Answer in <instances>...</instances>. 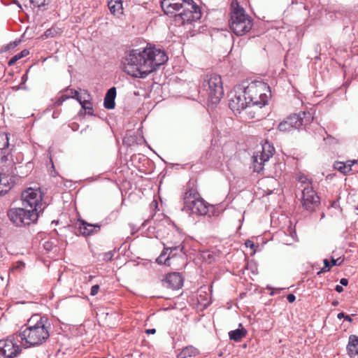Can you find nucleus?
<instances>
[{
  "instance_id": "nucleus-49",
  "label": "nucleus",
  "mask_w": 358,
  "mask_h": 358,
  "mask_svg": "<svg viewBox=\"0 0 358 358\" xmlns=\"http://www.w3.org/2000/svg\"><path fill=\"white\" fill-rule=\"evenodd\" d=\"M338 304V302L337 301H334L332 302V305H333L334 306H336Z\"/></svg>"
},
{
  "instance_id": "nucleus-23",
  "label": "nucleus",
  "mask_w": 358,
  "mask_h": 358,
  "mask_svg": "<svg viewBox=\"0 0 358 358\" xmlns=\"http://www.w3.org/2000/svg\"><path fill=\"white\" fill-rule=\"evenodd\" d=\"M347 350L350 357H355L358 355V336L355 335L350 336Z\"/></svg>"
},
{
  "instance_id": "nucleus-50",
  "label": "nucleus",
  "mask_w": 358,
  "mask_h": 358,
  "mask_svg": "<svg viewBox=\"0 0 358 358\" xmlns=\"http://www.w3.org/2000/svg\"><path fill=\"white\" fill-rule=\"evenodd\" d=\"M249 243H250V241H248V242L245 243V245H246L247 247L250 246V244H249Z\"/></svg>"
},
{
  "instance_id": "nucleus-47",
  "label": "nucleus",
  "mask_w": 358,
  "mask_h": 358,
  "mask_svg": "<svg viewBox=\"0 0 358 358\" xmlns=\"http://www.w3.org/2000/svg\"><path fill=\"white\" fill-rule=\"evenodd\" d=\"M345 320L348 321L349 322H351L352 321L351 317L348 315H345Z\"/></svg>"
},
{
  "instance_id": "nucleus-14",
  "label": "nucleus",
  "mask_w": 358,
  "mask_h": 358,
  "mask_svg": "<svg viewBox=\"0 0 358 358\" xmlns=\"http://www.w3.org/2000/svg\"><path fill=\"white\" fill-rule=\"evenodd\" d=\"M229 107L234 113H241L245 109H250L251 106L243 91L235 92L229 100Z\"/></svg>"
},
{
  "instance_id": "nucleus-8",
  "label": "nucleus",
  "mask_w": 358,
  "mask_h": 358,
  "mask_svg": "<svg viewBox=\"0 0 358 358\" xmlns=\"http://www.w3.org/2000/svg\"><path fill=\"white\" fill-rule=\"evenodd\" d=\"M43 201V193L40 188L29 187L22 194V207L33 210L39 215L45 207Z\"/></svg>"
},
{
  "instance_id": "nucleus-38",
  "label": "nucleus",
  "mask_w": 358,
  "mask_h": 358,
  "mask_svg": "<svg viewBox=\"0 0 358 358\" xmlns=\"http://www.w3.org/2000/svg\"><path fill=\"white\" fill-rule=\"evenodd\" d=\"M19 43H20V41H14V42L10 43L8 45H7L6 49L9 50L11 48H14L19 44Z\"/></svg>"
},
{
  "instance_id": "nucleus-40",
  "label": "nucleus",
  "mask_w": 358,
  "mask_h": 358,
  "mask_svg": "<svg viewBox=\"0 0 358 358\" xmlns=\"http://www.w3.org/2000/svg\"><path fill=\"white\" fill-rule=\"evenodd\" d=\"M287 299L289 303H293L296 300V296L293 294H289L287 296Z\"/></svg>"
},
{
  "instance_id": "nucleus-9",
  "label": "nucleus",
  "mask_w": 358,
  "mask_h": 358,
  "mask_svg": "<svg viewBox=\"0 0 358 358\" xmlns=\"http://www.w3.org/2000/svg\"><path fill=\"white\" fill-rule=\"evenodd\" d=\"M275 150L268 143H265L262 147V150L257 152L252 157V167L255 172L259 173L264 169V165L266 162L273 155Z\"/></svg>"
},
{
  "instance_id": "nucleus-10",
  "label": "nucleus",
  "mask_w": 358,
  "mask_h": 358,
  "mask_svg": "<svg viewBox=\"0 0 358 358\" xmlns=\"http://www.w3.org/2000/svg\"><path fill=\"white\" fill-rule=\"evenodd\" d=\"M320 204V198L313 186L306 185L302 189L301 205L307 211L313 212Z\"/></svg>"
},
{
  "instance_id": "nucleus-17",
  "label": "nucleus",
  "mask_w": 358,
  "mask_h": 358,
  "mask_svg": "<svg viewBox=\"0 0 358 358\" xmlns=\"http://www.w3.org/2000/svg\"><path fill=\"white\" fill-rule=\"evenodd\" d=\"M183 278L179 273H168L162 280V285L165 287L178 289L183 285Z\"/></svg>"
},
{
  "instance_id": "nucleus-21",
  "label": "nucleus",
  "mask_w": 358,
  "mask_h": 358,
  "mask_svg": "<svg viewBox=\"0 0 358 358\" xmlns=\"http://www.w3.org/2000/svg\"><path fill=\"white\" fill-rule=\"evenodd\" d=\"M79 97V92L77 90L69 89L67 87L64 90V94H62L59 97L57 98L56 101L55 102V104L57 106H61L63 102L66 101L67 99L72 98L76 99V100L78 99Z\"/></svg>"
},
{
  "instance_id": "nucleus-19",
  "label": "nucleus",
  "mask_w": 358,
  "mask_h": 358,
  "mask_svg": "<svg viewBox=\"0 0 358 358\" xmlns=\"http://www.w3.org/2000/svg\"><path fill=\"white\" fill-rule=\"evenodd\" d=\"M101 229V225L99 224H89L85 220L79 221V227L78 231L79 234L84 236H91L97 233Z\"/></svg>"
},
{
  "instance_id": "nucleus-3",
  "label": "nucleus",
  "mask_w": 358,
  "mask_h": 358,
  "mask_svg": "<svg viewBox=\"0 0 358 358\" xmlns=\"http://www.w3.org/2000/svg\"><path fill=\"white\" fill-rule=\"evenodd\" d=\"M229 27L236 36H243L251 30L252 19L246 14L237 0H233L231 3Z\"/></svg>"
},
{
  "instance_id": "nucleus-34",
  "label": "nucleus",
  "mask_w": 358,
  "mask_h": 358,
  "mask_svg": "<svg viewBox=\"0 0 358 358\" xmlns=\"http://www.w3.org/2000/svg\"><path fill=\"white\" fill-rule=\"evenodd\" d=\"M34 6L41 8L49 3L50 0H30Z\"/></svg>"
},
{
  "instance_id": "nucleus-53",
  "label": "nucleus",
  "mask_w": 358,
  "mask_h": 358,
  "mask_svg": "<svg viewBox=\"0 0 358 358\" xmlns=\"http://www.w3.org/2000/svg\"><path fill=\"white\" fill-rule=\"evenodd\" d=\"M52 176H55V174H53L52 172H51Z\"/></svg>"
},
{
  "instance_id": "nucleus-6",
  "label": "nucleus",
  "mask_w": 358,
  "mask_h": 358,
  "mask_svg": "<svg viewBox=\"0 0 358 358\" xmlns=\"http://www.w3.org/2000/svg\"><path fill=\"white\" fill-rule=\"evenodd\" d=\"M7 215L9 220L17 227H27L36 223L39 217L34 210L24 207L10 208Z\"/></svg>"
},
{
  "instance_id": "nucleus-52",
  "label": "nucleus",
  "mask_w": 358,
  "mask_h": 358,
  "mask_svg": "<svg viewBox=\"0 0 358 358\" xmlns=\"http://www.w3.org/2000/svg\"><path fill=\"white\" fill-rule=\"evenodd\" d=\"M65 94H67L68 95H71V92H65Z\"/></svg>"
},
{
  "instance_id": "nucleus-4",
  "label": "nucleus",
  "mask_w": 358,
  "mask_h": 358,
  "mask_svg": "<svg viewBox=\"0 0 358 358\" xmlns=\"http://www.w3.org/2000/svg\"><path fill=\"white\" fill-rule=\"evenodd\" d=\"M201 91L208 96L212 104H217L224 95L223 83L221 76L215 73L203 76L200 85Z\"/></svg>"
},
{
  "instance_id": "nucleus-51",
  "label": "nucleus",
  "mask_w": 358,
  "mask_h": 358,
  "mask_svg": "<svg viewBox=\"0 0 358 358\" xmlns=\"http://www.w3.org/2000/svg\"><path fill=\"white\" fill-rule=\"evenodd\" d=\"M249 243H250V241H248V242L245 243V245H246L247 247L250 246V244H249Z\"/></svg>"
},
{
  "instance_id": "nucleus-35",
  "label": "nucleus",
  "mask_w": 358,
  "mask_h": 358,
  "mask_svg": "<svg viewBox=\"0 0 358 358\" xmlns=\"http://www.w3.org/2000/svg\"><path fill=\"white\" fill-rule=\"evenodd\" d=\"M114 255L113 251H108L103 254V260L106 262L111 261Z\"/></svg>"
},
{
  "instance_id": "nucleus-42",
  "label": "nucleus",
  "mask_w": 358,
  "mask_h": 358,
  "mask_svg": "<svg viewBox=\"0 0 358 358\" xmlns=\"http://www.w3.org/2000/svg\"><path fill=\"white\" fill-rule=\"evenodd\" d=\"M335 290L338 293H341L343 291V286L339 285H336Z\"/></svg>"
},
{
  "instance_id": "nucleus-13",
  "label": "nucleus",
  "mask_w": 358,
  "mask_h": 358,
  "mask_svg": "<svg viewBox=\"0 0 358 358\" xmlns=\"http://www.w3.org/2000/svg\"><path fill=\"white\" fill-rule=\"evenodd\" d=\"M22 351L21 346L14 343L13 337L0 340V358H14Z\"/></svg>"
},
{
  "instance_id": "nucleus-5",
  "label": "nucleus",
  "mask_w": 358,
  "mask_h": 358,
  "mask_svg": "<svg viewBox=\"0 0 358 358\" xmlns=\"http://www.w3.org/2000/svg\"><path fill=\"white\" fill-rule=\"evenodd\" d=\"M267 92L270 94L269 87L262 81L252 82L243 91L244 96L250 101L251 108L257 106L259 108L268 103Z\"/></svg>"
},
{
  "instance_id": "nucleus-20",
  "label": "nucleus",
  "mask_w": 358,
  "mask_h": 358,
  "mask_svg": "<svg viewBox=\"0 0 358 358\" xmlns=\"http://www.w3.org/2000/svg\"><path fill=\"white\" fill-rule=\"evenodd\" d=\"M200 196L196 189L193 187L191 184H187L185 188V192L182 195L184 203L183 210L188 207L194 199H197Z\"/></svg>"
},
{
  "instance_id": "nucleus-24",
  "label": "nucleus",
  "mask_w": 358,
  "mask_h": 358,
  "mask_svg": "<svg viewBox=\"0 0 358 358\" xmlns=\"http://www.w3.org/2000/svg\"><path fill=\"white\" fill-rule=\"evenodd\" d=\"M123 2L122 0H110L108 2V8L112 14L119 17L123 13Z\"/></svg>"
},
{
  "instance_id": "nucleus-12",
  "label": "nucleus",
  "mask_w": 358,
  "mask_h": 358,
  "mask_svg": "<svg viewBox=\"0 0 358 358\" xmlns=\"http://www.w3.org/2000/svg\"><path fill=\"white\" fill-rule=\"evenodd\" d=\"M13 145H10L7 134L0 133V165L6 164L12 166L14 164L12 151Z\"/></svg>"
},
{
  "instance_id": "nucleus-41",
  "label": "nucleus",
  "mask_w": 358,
  "mask_h": 358,
  "mask_svg": "<svg viewBox=\"0 0 358 358\" xmlns=\"http://www.w3.org/2000/svg\"><path fill=\"white\" fill-rule=\"evenodd\" d=\"M341 285L342 286H347L348 284V280L347 278H341L340 280Z\"/></svg>"
},
{
  "instance_id": "nucleus-37",
  "label": "nucleus",
  "mask_w": 358,
  "mask_h": 358,
  "mask_svg": "<svg viewBox=\"0 0 358 358\" xmlns=\"http://www.w3.org/2000/svg\"><path fill=\"white\" fill-rule=\"evenodd\" d=\"M346 164V166L348 168H350L352 169V166L354 165V164H356L357 163V159H352V160H348L346 161V162H345Z\"/></svg>"
},
{
  "instance_id": "nucleus-45",
  "label": "nucleus",
  "mask_w": 358,
  "mask_h": 358,
  "mask_svg": "<svg viewBox=\"0 0 358 358\" xmlns=\"http://www.w3.org/2000/svg\"><path fill=\"white\" fill-rule=\"evenodd\" d=\"M345 314L343 313V312H341V313H339L338 315H337V318L339 319V320H341L343 318L345 319Z\"/></svg>"
},
{
  "instance_id": "nucleus-16",
  "label": "nucleus",
  "mask_w": 358,
  "mask_h": 358,
  "mask_svg": "<svg viewBox=\"0 0 358 358\" xmlns=\"http://www.w3.org/2000/svg\"><path fill=\"white\" fill-rule=\"evenodd\" d=\"M208 203L199 196L197 199H194L184 210L192 214L205 215L208 212Z\"/></svg>"
},
{
  "instance_id": "nucleus-1",
  "label": "nucleus",
  "mask_w": 358,
  "mask_h": 358,
  "mask_svg": "<svg viewBox=\"0 0 358 358\" xmlns=\"http://www.w3.org/2000/svg\"><path fill=\"white\" fill-rule=\"evenodd\" d=\"M168 59L164 50L155 48L132 50L125 57L123 71L132 77L145 78L164 64Z\"/></svg>"
},
{
  "instance_id": "nucleus-30",
  "label": "nucleus",
  "mask_w": 358,
  "mask_h": 358,
  "mask_svg": "<svg viewBox=\"0 0 358 358\" xmlns=\"http://www.w3.org/2000/svg\"><path fill=\"white\" fill-rule=\"evenodd\" d=\"M334 167L335 169L345 175L351 171V169L348 168L346 166V164L343 162H336L334 164Z\"/></svg>"
},
{
  "instance_id": "nucleus-43",
  "label": "nucleus",
  "mask_w": 358,
  "mask_h": 358,
  "mask_svg": "<svg viewBox=\"0 0 358 358\" xmlns=\"http://www.w3.org/2000/svg\"><path fill=\"white\" fill-rule=\"evenodd\" d=\"M206 256H207V257H208V258L209 259L208 262H209V263H211V262H212V261H213V260L211 259H213V257L211 256V255H210L209 252L205 253V254L203 255V258H204V259H206Z\"/></svg>"
},
{
  "instance_id": "nucleus-22",
  "label": "nucleus",
  "mask_w": 358,
  "mask_h": 358,
  "mask_svg": "<svg viewBox=\"0 0 358 358\" xmlns=\"http://www.w3.org/2000/svg\"><path fill=\"white\" fill-rule=\"evenodd\" d=\"M116 88L110 87L106 92L104 98L103 106L107 109H113L115 106Z\"/></svg>"
},
{
  "instance_id": "nucleus-54",
  "label": "nucleus",
  "mask_w": 358,
  "mask_h": 358,
  "mask_svg": "<svg viewBox=\"0 0 358 358\" xmlns=\"http://www.w3.org/2000/svg\"><path fill=\"white\" fill-rule=\"evenodd\" d=\"M357 209L358 210V205H357Z\"/></svg>"
},
{
  "instance_id": "nucleus-26",
  "label": "nucleus",
  "mask_w": 358,
  "mask_h": 358,
  "mask_svg": "<svg viewBox=\"0 0 358 358\" xmlns=\"http://www.w3.org/2000/svg\"><path fill=\"white\" fill-rule=\"evenodd\" d=\"M343 262V259L341 258L334 259L332 258L331 262L328 259H324V267L321 268L320 271L317 273V274H320L322 273L327 272L330 270L331 267L333 266H341Z\"/></svg>"
},
{
  "instance_id": "nucleus-36",
  "label": "nucleus",
  "mask_w": 358,
  "mask_h": 358,
  "mask_svg": "<svg viewBox=\"0 0 358 358\" xmlns=\"http://www.w3.org/2000/svg\"><path fill=\"white\" fill-rule=\"evenodd\" d=\"M99 290V285H94L92 287L91 291H90V295L95 296L98 294Z\"/></svg>"
},
{
  "instance_id": "nucleus-39",
  "label": "nucleus",
  "mask_w": 358,
  "mask_h": 358,
  "mask_svg": "<svg viewBox=\"0 0 358 358\" xmlns=\"http://www.w3.org/2000/svg\"><path fill=\"white\" fill-rule=\"evenodd\" d=\"M165 224H168L169 225H170L171 227H176L174 225V224L171 223L170 221L167 218H164V219L162 220L159 225H164Z\"/></svg>"
},
{
  "instance_id": "nucleus-2",
  "label": "nucleus",
  "mask_w": 358,
  "mask_h": 358,
  "mask_svg": "<svg viewBox=\"0 0 358 358\" xmlns=\"http://www.w3.org/2000/svg\"><path fill=\"white\" fill-rule=\"evenodd\" d=\"M50 323L46 317L32 315L22 327L19 336L25 348L42 345L50 337Z\"/></svg>"
},
{
  "instance_id": "nucleus-27",
  "label": "nucleus",
  "mask_w": 358,
  "mask_h": 358,
  "mask_svg": "<svg viewBox=\"0 0 358 358\" xmlns=\"http://www.w3.org/2000/svg\"><path fill=\"white\" fill-rule=\"evenodd\" d=\"M247 334V331L245 328L237 329L229 332V337L231 340L234 341H239L241 338L245 337Z\"/></svg>"
},
{
  "instance_id": "nucleus-48",
  "label": "nucleus",
  "mask_w": 358,
  "mask_h": 358,
  "mask_svg": "<svg viewBox=\"0 0 358 358\" xmlns=\"http://www.w3.org/2000/svg\"><path fill=\"white\" fill-rule=\"evenodd\" d=\"M50 161L51 166H52V169H53V171H54V173H55V166H54L53 162H52V159H51V158H50Z\"/></svg>"
},
{
  "instance_id": "nucleus-18",
  "label": "nucleus",
  "mask_w": 358,
  "mask_h": 358,
  "mask_svg": "<svg viewBox=\"0 0 358 358\" xmlns=\"http://www.w3.org/2000/svg\"><path fill=\"white\" fill-rule=\"evenodd\" d=\"M182 11L178 15H175L176 20H181V24H184L185 22H192V21H195L200 18L201 17V10L199 11L193 10L192 9H187V8H182Z\"/></svg>"
},
{
  "instance_id": "nucleus-31",
  "label": "nucleus",
  "mask_w": 358,
  "mask_h": 358,
  "mask_svg": "<svg viewBox=\"0 0 358 358\" xmlns=\"http://www.w3.org/2000/svg\"><path fill=\"white\" fill-rule=\"evenodd\" d=\"M180 3H182V8H187V9H192L193 10L199 11V6L193 1V0H185L180 1Z\"/></svg>"
},
{
  "instance_id": "nucleus-44",
  "label": "nucleus",
  "mask_w": 358,
  "mask_h": 358,
  "mask_svg": "<svg viewBox=\"0 0 358 358\" xmlns=\"http://www.w3.org/2000/svg\"><path fill=\"white\" fill-rule=\"evenodd\" d=\"M148 334H155L156 333L155 329H148L145 331Z\"/></svg>"
},
{
  "instance_id": "nucleus-28",
  "label": "nucleus",
  "mask_w": 358,
  "mask_h": 358,
  "mask_svg": "<svg viewBox=\"0 0 358 358\" xmlns=\"http://www.w3.org/2000/svg\"><path fill=\"white\" fill-rule=\"evenodd\" d=\"M62 33V29L57 27H52L50 29H48L42 36V37L48 38H53L57 35H60Z\"/></svg>"
},
{
  "instance_id": "nucleus-46",
  "label": "nucleus",
  "mask_w": 358,
  "mask_h": 358,
  "mask_svg": "<svg viewBox=\"0 0 358 358\" xmlns=\"http://www.w3.org/2000/svg\"><path fill=\"white\" fill-rule=\"evenodd\" d=\"M117 217V213H112L110 215V220H111L112 218H114L115 219Z\"/></svg>"
},
{
  "instance_id": "nucleus-25",
  "label": "nucleus",
  "mask_w": 358,
  "mask_h": 358,
  "mask_svg": "<svg viewBox=\"0 0 358 358\" xmlns=\"http://www.w3.org/2000/svg\"><path fill=\"white\" fill-rule=\"evenodd\" d=\"M199 355V350L192 345L185 347L177 355L178 358H188Z\"/></svg>"
},
{
  "instance_id": "nucleus-7",
  "label": "nucleus",
  "mask_w": 358,
  "mask_h": 358,
  "mask_svg": "<svg viewBox=\"0 0 358 358\" xmlns=\"http://www.w3.org/2000/svg\"><path fill=\"white\" fill-rule=\"evenodd\" d=\"M313 120V114L309 111H302L288 116L278 124L280 131H289L292 129H300L310 124Z\"/></svg>"
},
{
  "instance_id": "nucleus-32",
  "label": "nucleus",
  "mask_w": 358,
  "mask_h": 358,
  "mask_svg": "<svg viewBox=\"0 0 358 358\" xmlns=\"http://www.w3.org/2000/svg\"><path fill=\"white\" fill-rule=\"evenodd\" d=\"M29 54V52L28 50L24 49L22 50L20 53L15 55L13 56L9 61L8 64L9 66L13 65L17 60L20 59L22 57H24L27 56Z\"/></svg>"
},
{
  "instance_id": "nucleus-33",
  "label": "nucleus",
  "mask_w": 358,
  "mask_h": 358,
  "mask_svg": "<svg viewBox=\"0 0 358 358\" xmlns=\"http://www.w3.org/2000/svg\"><path fill=\"white\" fill-rule=\"evenodd\" d=\"M299 182L301 183V186H300V188H302V189H303V187L306 186V185H308V186H312V184L311 182L308 180L307 176H300L299 177Z\"/></svg>"
},
{
  "instance_id": "nucleus-15",
  "label": "nucleus",
  "mask_w": 358,
  "mask_h": 358,
  "mask_svg": "<svg viewBox=\"0 0 358 358\" xmlns=\"http://www.w3.org/2000/svg\"><path fill=\"white\" fill-rule=\"evenodd\" d=\"M0 169H1L0 171L1 186H3V189H6L7 193L11 188L9 176L15 174V163L12 164L10 167L6 164H1L0 165Z\"/></svg>"
},
{
  "instance_id": "nucleus-11",
  "label": "nucleus",
  "mask_w": 358,
  "mask_h": 358,
  "mask_svg": "<svg viewBox=\"0 0 358 358\" xmlns=\"http://www.w3.org/2000/svg\"><path fill=\"white\" fill-rule=\"evenodd\" d=\"M182 237L178 241L175 242L168 241L166 244H164V250L159 257L157 259L158 264H166L171 255L174 257L181 252L185 254L184 246L182 245Z\"/></svg>"
},
{
  "instance_id": "nucleus-29",
  "label": "nucleus",
  "mask_w": 358,
  "mask_h": 358,
  "mask_svg": "<svg viewBox=\"0 0 358 358\" xmlns=\"http://www.w3.org/2000/svg\"><path fill=\"white\" fill-rule=\"evenodd\" d=\"M80 103L82 108L85 110V113L88 115H93V107L92 103L89 101H82L80 96H79L78 99H77Z\"/></svg>"
}]
</instances>
